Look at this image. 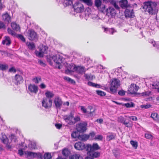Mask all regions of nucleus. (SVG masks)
<instances>
[{"instance_id": "1", "label": "nucleus", "mask_w": 159, "mask_h": 159, "mask_svg": "<svg viewBox=\"0 0 159 159\" xmlns=\"http://www.w3.org/2000/svg\"><path fill=\"white\" fill-rule=\"evenodd\" d=\"M143 5L142 7L144 11H148L149 14L155 15L158 12V10L156 8L157 5L156 2L148 1L144 2Z\"/></svg>"}, {"instance_id": "2", "label": "nucleus", "mask_w": 159, "mask_h": 159, "mask_svg": "<svg viewBox=\"0 0 159 159\" xmlns=\"http://www.w3.org/2000/svg\"><path fill=\"white\" fill-rule=\"evenodd\" d=\"M110 90L111 93L115 94L117 93V89L120 85V81L116 79H113L110 84Z\"/></svg>"}, {"instance_id": "3", "label": "nucleus", "mask_w": 159, "mask_h": 159, "mask_svg": "<svg viewBox=\"0 0 159 159\" xmlns=\"http://www.w3.org/2000/svg\"><path fill=\"white\" fill-rule=\"evenodd\" d=\"M73 1H72V2ZM73 8L74 9V11L76 13H81L84 10V8L83 5L81 3L79 2H77L74 4H72Z\"/></svg>"}, {"instance_id": "4", "label": "nucleus", "mask_w": 159, "mask_h": 159, "mask_svg": "<svg viewBox=\"0 0 159 159\" xmlns=\"http://www.w3.org/2000/svg\"><path fill=\"white\" fill-rule=\"evenodd\" d=\"M87 123L84 121L83 123H80L76 125V129L79 133H84L87 130Z\"/></svg>"}, {"instance_id": "5", "label": "nucleus", "mask_w": 159, "mask_h": 159, "mask_svg": "<svg viewBox=\"0 0 159 159\" xmlns=\"http://www.w3.org/2000/svg\"><path fill=\"white\" fill-rule=\"evenodd\" d=\"M125 9L124 13L126 18H133L135 17L134 12L132 7L130 6Z\"/></svg>"}, {"instance_id": "6", "label": "nucleus", "mask_w": 159, "mask_h": 159, "mask_svg": "<svg viewBox=\"0 0 159 159\" xmlns=\"http://www.w3.org/2000/svg\"><path fill=\"white\" fill-rule=\"evenodd\" d=\"M47 98H43L42 101V107L46 109L50 108L52 106V99Z\"/></svg>"}, {"instance_id": "7", "label": "nucleus", "mask_w": 159, "mask_h": 159, "mask_svg": "<svg viewBox=\"0 0 159 159\" xmlns=\"http://www.w3.org/2000/svg\"><path fill=\"white\" fill-rule=\"evenodd\" d=\"M87 156L86 157L85 159H94V158L98 157L100 156V153L98 152L95 151H86Z\"/></svg>"}, {"instance_id": "8", "label": "nucleus", "mask_w": 159, "mask_h": 159, "mask_svg": "<svg viewBox=\"0 0 159 159\" xmlns=\"http://www.w3.org/2000/svg\"><path fill=\"white\" fill-rule=\"evenodd\" d=\"M63 57L60 55L57 54L52 56L53 61L57 64L59 65L58 68L59 69L61 68V63L63 62Z\"/></svg>"}, {"instance_id": "9", "label": "nucleus", "mask_w": 159, "mask_h": 159, "mask_svg": "<svg viewBox=\"0 0 159 159\" xmlns=\"http://www.w3.org/2000/svg\"><path fill=\"white\" fill-rule=\"evenodd\" d=\"M1 139L3 143L6 144V147L7 149L11 150L13 147L11 144V142L9 141L8 138L5 135H3Z\"/></svg>"}, {"instance_id": "10", "label": "nucleus", "mask_w": 159, "mask_h": 159, "mask_svg": "<svg viewBox=\"0 0 159 159\" xmlns=\"http://www.w3.org/2000/svg\"><path fill=\"white\" fill-rule=\"evenodd\" d=\"M100 149V147L97 143H93L92 145L90 144H86V151H95Z\"/></svg>"}, {"instance_id": "11", "label": "nucleus", "mask_w": 159, "mask_h": 159, "mask_svg": "<svg viewBox=\"0 0 159 159\" xmlns=\"http://www.w3.org/2000/svg\"><path fill=\"white\" fill-rule=\"evenodd\" d=\"M28 38L30 40H34L37 39V35L36 32L33 30H28Z\"/></svg>"}, {"instance_id": "12", "label": "nucleus", "mask_w": 159, "mask_h": 159, "mask_svg": "<svg viewBox=\"0 0 159 159\" xmlns=\"http://www.w3.org/2000/svg\"><path fill=\"white\" fill-rule=\"evenodd\" d=\"M105 11L106 12V15L109 16H111V17H114L116 13V10L112 7H109L106 9Z\"/></svg>"}, {"instance_id": "13", "label": "nucleus", "mask_w": 159, "mask_h": 159, "mask_svg": "<svg viewBox=\"0 0 159 159\" xmlns=\"http://www.w3.org/2000/svg\"><path fill=\"white\" fill-rule=\"evenodd\" d=\"M75 149L78 150H82L85 149L86 151V145L81 142H78L75 143L74 145Z\"/></svg>"}, {"instance_id": "14", "label": "nucleus", "mask_w": 159, "mask_h": 159, "mask_svg": "<svg viewBox=\"0 0 159 159\" xmlns=\"http://www.w3.org/2000/svg\"><path fill=\"white\" fill-rule=\"evenodd\" d=\"M14 83L16 85H18L23 83L24 80L22 76L19 74H16L14 76Z\"/></svg>"}, {"instance_id": "15", "label": "nucleus", "mask_w": 159, "mask_h": 159, "mask_svg": "<svg viewBox=\"0 0 159 159\" xmlns=\"http://www.w3.org/2000/svg\"><path fill=\"white\" fill-rule=\"evenodd\" d=\"M54 103L57 110L60 109L62 104V102L61 99L58 97L56 98L54 100Z\"/></svg>"}, {"instance_id": "16", "label": "nucleus", "mask_w": 159, "mask_h": 159, "mask_svg": "<svg viewBox=\"0 0 159 159\" xmlns=\"http://www.w3.org/2000/svg\"><path fill=\"white\" fill-rule=\"evenodd\" d=\"M2 16V20L6 24H8L11 22V17L7 12L3 14Z\"/></svg>"}, {"instance_id": "17", "label": "nucleus", "mask_w": 159, "mask_h": 159, "mask_svg": "<svg viewBox=\"0 0 159 159\" xmlns=\"http://www.w3.org/2000/svg\"><path fill=\"white\" fill-rule=\"evenodd\" d=\"M38 87L34 84H30L28 86V89L31 93H36L38 91Z\"/></svg>"}, {"instance_id": "18", "label": "nucleus", "mask_w": 159, "mask_h": 159, "mask_svg": "<svg viewBox=\"0 0 159 159\" xmlns=\"http://www.w3.org/2000/svg\"><path fill=\"white\" fill-rule=\"evenodd\" d=\"M136 84H131L130 85V87L129 89L128 90V91L129 92V93L131 94H134V96L136 97L138 96V93L134 92V89L136 87Z\"/></svg>"}, {"instance_id": "19", "label": "nucleus", "mask_w": 159, "mask_h": 159, "mask_svg": "<svg viewBox=\"0 0 159 159\" xmlns=\"http://www.w3.org/2000/svg\"><path fill=\"white\" fill-rule=\"evenodd\" d=\"M73 64L72 63L71 64H68L67 63H66V67L67 69L66 70H65L66 73L67 74L70 73L72 72H74V67L73 68L72 70H71L73 67Z\"/></svg>"}, {"instance_id": "20", "label": "nucleus", "mask_w": 159, "mask_h": 159, "mask_svg": "<svg viewBox=\"0 0 159 159\" xmlns=\"http://www.w3.org/2000/svg\"><path fill=\"white\" fill-rule=\"evenodd\" d=\"M119 2H120V7L122 9L125 8H128L129 7L130 5L129 4H128V1L127 0H121Z\"/></svg>"}, {"instance_id": "21", "label": "nucleus", "mask_w": 159, "mask_h": 159, "mask_svg": "<svg viewBox=\"0 0 159 159\" xmlns=\"http://www.w3.org/2000/svg\"><path fill=\"white\" fill-rule=\"evenodd\" d=\"M74 72L76 71L78 73L82 74L84 71L83 67L79 66H76L75 65L74 66Z\"/></svg>"}, {"instance_id": "22", "label": "nucleus", "mask_w": 159, "mask_h": 159, "mask_svg": "<svg viewBox=\"0 0 159 159\" xmlns=\"http://www.w3.org/2000/svg\"><path fill=\"white\" fill-rule=\"evenodd\" d=\"M112 153L115 158L119 159L120 157V151L119 149L115 148L112 150Z\"/></svg>"}, {"instance_id": "23", "label": "nucleus", "mask_w": 159, "mask_h": 159, "mask_svg": "<svg viewBox=\"0 0 159 159\" xmlns=\"http://www.w3.org/2000/svg\"><path fill=\"white\" fill-rule=\"evenodd\" d=\"M4 38L5 39L2 41V44L3 45L6 44L7 46H9L11 43L10 38L8 36H5Z\"/></svg>"}, {"instance_id": "24", "label": "nucleus", "mask_w": 159, "mask_h": 159, "mask_svg": "<svg viewBox=\"0 0 159 159\" xmlns=\"http://www.w3.org/2000/svg\"><path fill=\"white\" fill-rule=\"evenodd\" d=\"M89 138V135H88V134H82L79 136V139L84 141H86Z\"/></svg>"}, {"instance_id": "25", "label": "nucleus", "mask_w": 159, "mask_h": 159, "mask_svg": "<svg viewBox=\"0 0 159 159\" xmlns=\"http://www.w3.org/2000/svg\"><path fill=\"white\" fill-rule=\"evenodd\" d=\"M70 151L67 148H64L62 150V153L63 156L66 157V158L68 157L70 154Z\"/></svg>"}, {"instance_id": "26", "label": "nucleus", "mask_w": 159, "mask_h": 159, "mask_svg": "<svg viewBox=\"0 0 159 159\" xmlns=\"http://www.w3.org/2000/svg\"><path fill=\"white\" fill-rule=\"evenodd\" d=\"M74 116L72 114V112H70L69 115H65L64 116V120L66 121V120H69L70 122L71 121H72V119H73Z\"/></svg>"}, {"instance_id": "27", "label": "nucleus", "mask_w": 159, "mask_h": 159, "mask_svg": "<svg viewBox=\"0 0 159 159\" xmlns=\"http://www.w3.org/2000/svg\"><path fill=\"white\" fill-rule=\"evenodd\" d=\"M11 26L12 28L16 31H18L20 29V27L19 25H17L15 22H12L11 23Z\"/></svg>"}, {"instance_id": "28", "label": "nucleus", "mask_w": 159, "mask_h": 159, "mask_svg": "<svg viewBox=\"0 0 159 159\" xmlns=\"http://www.w3.org/2000/svg\"><path fill=\"white\" fill-rule=\"evenodd\" d=\"M48 49V47L47 46L42 45V47L39 49V51H41L43 54H47Z\"/></svg>"}, {"instance_id": "29", "label": "nucleus", "mask_w": 159, "mask_h": 159, "mask_svg": "<svg viewBox=\"0 0 159 159\" xmlns=\"http://www.w3.org/2000/svg\"><path fill=\"white\" fill-rule=\"evenodd\" d=\"M26 154L27 157L30 159H33L34 158L35 152H28Z\"/></svg>"}, {"instance_id": "30", "label": "nucleus", "mask_w": 159, "mask_h": 159, "mask_svg": "<svg viewBox=\"0 0 159 159\" xmlns=\"http://www.w3.org/2000/svg\"><path fill=\"white\" fill-rule=\"evenodd\" d=\"M26 45L28 46V48L31 50H34L35 47L34 44L33 43H26Z\"/></svg>"}, {"instance_id": "31", "label": "nucleus", "mask_w": 159, "mask_h": 159, "mask_svg": "<svg viewBox=\"0 0 159 159\" xmlns=\"http://www.w3.org/2000/svg\"><path fill=\"white\" fill-rule=\"evenodd\" d=\"M74 120V121H71L70 122H69L68 123V124L70 125H74L76 122L80 120V116H77L75 118H73Z\"/></svg>"}, {"instance_id": "32", "label": "nucleus", "mask_w": 159, "mask_h": 159, "mask_svg": "<svg viewBox=\"0 0 159 159\" xmlns=\"http://www.w3.org/2000/svg\"><path fill=\"white\" fill-rule=\"evenodd\" d=\"M110 135H107V139H108V141L113 140L115 139L116 134L113 133H109Z\"/></svg>"}, {"instance_id": "33", "label": "nucleus", "mask_w": 159, "mask_h": 159, "mask_svg": "<svg viewBox=\"0 0 159 159\" xmlns=\"http://www.w3.org/2000/svg\"><path fill=\"white\" fill-rule=\"evenodd\" d=\"M69 159H83V158L80 154H75L70 157Z\"/></svg>"}, {"instance_id": "34", "label": "nucleus", "mask_w": 159, "mask_h": 159, "mask_svg": "<svg viewBox=\"0 0 159 159\" xmlns=\"http://www.w3.org/2000/svg\"><path fill=\"white\" fill-rule=\"evenodd\" d=\"M80 1L85 3L89 6H91L93 5V2L92 0H79Z\"/></svg>"}, {"instance_id": "35", "label": "nucleus", "mask_w": 159, "mask_h": 159, "mask_svg": "<svg viewBox=\"0 0 159 159\" xmlns=\"http://www.w3.org/2000/svg\"><path fill=\"white\" fill-rule=\"evenodd\" d=\"M151 93V92L150 91H146L144 92H143L142 93H138V97H147L150 95Z\"/></svg>"}, {"instance_id": "36", "label": "nucleus", "mask_w": 159, "mask_h": 159, "mask_svg": "<svg viewBox=\"0 0 159 159\" xmlns=\"http://www.w3.org/2000/svg\"><path fill=\"white\" fill-rule=\"evenodd\" d=\"M45 95L46 96V98H48V99H51V98H53L54 96V94L53 93L49 91H48L46 92Z\"/></svg>"}, {"instance_id": "37", "label": "nucleus", "mask_w": 159, "mask_h": 159, "mask_svg": "<svg viewBox=\"0 0 159 159\" xmlns=\"http://www.w3.org/2000/svg\"><path fill=\"white\" fill-rule=\"evenodd\" d=\"M118 2V1H117L116 0H115L114 1H112L111 2V4L113 5L114 7L117 10H118L119 11L120 10V7L118 6L117 4L116 3Z\"/></svg>"}, {"instance_id": "38", "label": "nucleus", "mask_w": 159, "mask_h": 159, "mask_svg": "<svg viewBox=\"0 0 159 159\" xmlns=\"http://www.w3.org/2000/svg\"><path fill=\"white\" fill-rule=\"evenodd\" d=\"M64 79L72 84L74 85L75 84V82L73 80L69 77L65 76L64 77Z\"/></svg>"}, {"instance_id": "39", "label": "nucleus", "mask_w": 159, "mask_h": 159, "mask_svg": "<svg viewBox=\"0 0 159 159\" xmlns=\"http://www.w3.org/2000/svg\"><path fill=\"white\" fill-rule=\"evenodd\" d=\"M135 104L132 102L130 103H123V106H125L127 108H130L131 107H134L135 106Z\"/></svg>"}, {"instance_id": "40", "label": "nucleus", "mask_w": 159, "mask_h": 159, "mask_svg": "<svg viewBox=\"0 0 159 159\" xmlns=\"http://www.w3.org/2000/svg\"><path fill=\"white\" fill-rule=\"evenodd\" d=\"M123 124L125 125L126 127L128 128L132 127L133 125L131 122H130L129 120L127 121L126 119V120L125 121Z\"/></svg>"}, {"instance_id": "41", "label": "nucleus", "mask_w": 159, "mask_h": 159, "mask_svg": "<svg viewBox=\"0 0 159 159\" xmlns=\"http://www.w3.org/2000/svg\"><path fill=\"white\" fill-rule=\"evenodd\" d=\"M8 68V66L7 64H0V70L5 71Z\"/></svg>"}, {"instance_id": "42", "label": "nucleus", "mask_w": 159, "mask_h": 159, "mask_svg": "<svg viewBox=\"0 0 159 159\" xmlns=\"http://www.w3.org/2000/svg\"><path fill=\"white\" fill-rule=\"evenodd\" d=\"M102 3V0H95L94 1L95 5L97 8H98V7H100Z\"/></svg>"}, {"instance_id": "43", "label": "nucleus", "mask_w": 159, "mask_h": 159, "mask_svg": "<svg viewBox=\"0 0 159 159\" xmlns=\"http://www.w3.org/2000/svg\"><path fill=\"white\" fill-rule=\"evenodd\" d=\"M34 53L36 56L39 57H43V53L41 51H40L39 52L36 50L35 51Z\"/></svg>"}, {"instance_id": "44", "label": "nucleus", "mask_w": 159, "mask_h": 159, "mask_svg": "<svg viewBox=\"0 0 159 159\" xmlns=\"http://www.w3.org/2000/svg\"><path fill=\"white\" fill-rule=\"evenodd\" d=\"M15 37L17 38L20 39L23 42H25V39L22 34H17Z\"/></svg>"}, {"instance_id": "45", "label": "nucleus", "mask_w": 159, "mask_h": 159, "mask_svg": "<svg viewBox=\"0 0 159 159\" xmlns=\"http://www.w3.org/2000/svg\"><path fill=\"white\" fill-rule=\"evenodd\" d=\"M9 138L11 141H13L14 142H16L17 141L16 136L13 134H11L9 136Z\"/></svg>"}, {"instance_id": "46", "label": "nucleus", "mask_w": 159, "mask_h": 159, "mask_svg": "<svg viewBox=\"0 0 159 159\" xmlns=\"http://www.w3.org/2000/svg\"><path fill=\"white\" fill-rule=\"evenodd\" d=\"M34 158L37 159H43V156L42 154L39 152H35Z\"/></svg>"}, {"instance_id": "47", "label": "nucleus", "mask_w": 159, "mask_h": 159, "mask_svg": "<svg viewBox=\"0 0 159 159\" xmlns=\"http://www.w3.org/2000/svg\"><path fill=\"white\" fill-rule=\"evenodd\" d=\"M28 147L30 149H35L36 147V144L35 143L30 142L28 145Z\"/></svg>"}, {"instance_id": "48", "label": "nucleus", "mask_w": 159, "mask_h": 159, "mask_svg": "<svg viewBox=\"0 0 159 159\" xmlns=\"http://www.w3.org/2000/svg\"><path fill=\"white\" fill-rule=\"evenodd\" d=\"M43 158L44 159H51L52 158L51 153L49 152H46L45 153Z\"/></svg>"}, {"instance_id": "49", "label": "nucleus", "mask_w": 159, "mask_h": 159, "mask_svg": "<svg viewBox=\"0 0 159 159\" xmlns=\"http://www.w3.org/2000/svg\"><path fill=\"white\" fill-rule=\"evenodd\" d=\"M130 143L135 149H137L138 146V143L137 142L133 140H131L130 142Z\"/></svg>"}, {"instance_id": "50", "label": "nucleus", "mask_w": 159, "mask_h": 159, "mask_svg": "<svg viewBox=\"0 0 159 159\" xmlns=\"http://www.w3.org/2000/svg\"><path fill=\"white\" fill-rule=\"evenodd\" d=\"M7 32L9 34H11L13 36H16L17 34H16L14 31L11 30L9 28H8L7 29Z\"/></svg>"}, {"instance_id": "51", "label": "nucleus", "mask_w": 159, "mask_h": 159, "mask_svg": "<svg viewBox=\"0 0 159 159\" xmlns=\"http://www.w3.org/2000/svg\"><path fill=\"white\" fill-rule=\"evenodd\" d=\"M97 94L101 96H104L106 95V93L105 92L99 90L96 91Z\"/></svg>"}, {"instance_id": "52", "label": "nucleus", "mask_w": 159, "mask_h": 159, "mask_svg": "<svg viewBox=\"0 0 159 159\" xmlns=\"http://www.w3.org/2000/svg\"><path fill=\"white\" fill-rule=\"evenodd\" d=\"M98 8L100 11L102 13L104 12V11H105L106 10L105 9V5H101L100 7ZM105 12H106V11H105Z\"/></svg>"}, {"instance_id": "53", "label": "nucleus", "mask_w": 159, "mask_h": 159, "mask_svg": "<svg viewBox=\"0 0 159 159\" xmlns=\"http://www.w3.org/2000/svg\"><path fill=\"white\" fill-rule=\"evenodd\" d=\"M74 0H65L64 1V3L66 6H71L72 4V1Z\"/></svg>"}, {"instance_id": "54", "label": "nucleus", "mask_w": 159, "mask_h": 159, "mask_svg": "<svg viewBox=\"0 0 159 159\" xmlns=\"http://www.w3.org/2000/svg\"><path fill=\"white\" fill-rule=\"evenodd\" d=\"M125 120H126V119L124 118V117L122 116H120L118 118V121L123 124Z\"/></svg>"}, {"instance_id": "55", "label": "nucleus", "mask_w": 159, "mask_h": 159, "mask_svg": "<svg viewBox=\"0 0 159 159\" xmlns=\"http://www.w3.org/2000/svg\"><path fill=\"white\" fill-rule=\"evenodd\" d=\"M46 59L47 62L49 63V64L50 65H52L53 64V63L52 62V57H48L47 56L46 57Z\"/></svg>"}, {"instance_id": "56", "label": "nucleus", "mask_w": 159, "mask_h": 159, "mask_svg": "<svg viewBox=\"0 0 159 159\" xmlns=\"http://www.w3.org/2000/svg\"><path fill=\"white\" fill-rule=\"evenodd\" d=\"M33 80L36 84H38L39 82V81H41L42 79L41 77H35L33 79Z\"/></svg>"}, {"instance_id": "57", "label": "nucleus", "mask_w": 159, "mask_h": 159, "mask_svg": "<svg viewBox=\"0 0 159 159\" xmlns=\"http://www.w3.org/2000/svg\"><path fill=\"white\" fill-rule=\"evenodd\" d=\"M152 106L150 104H147L146 105H142L140 106V107L141 108L148 109L150 108Z\"/></svg>"}, {"instance_id": "58", "label": "nucleus", "mask_w": 159, "mask_h": 159, "mask_svg": "<svg viewBox=\"0 0 159 159\" xmlns=\"http://www.w3.org/2000/svg\"><path fill=\"white\" fill-rule=\"evenodd\" d=\"M38 63L41 66L43 67H45L46 65V64L45 63L43 62V61L41 60H39Z\"/></svg>"}, {"instance_id": "59", "label": "nucleus", "mask_w": 159, "mask_h": 159, "mask_svg": "<svg viewBox=\"0 0 159 159\" xmlns=\"http://www.w3.org/2000/svg\"><path fill=\"white\" fill-rule=\"evenodd\" d=\"M118 94L121 96H124L125 94V92L123 90H120L118 92Z\"/></svg>"}, {"instance_id": "60", "label": "nucleus", "mask_w": 159, "mask_h": 159, "mask_svg": "<svg viewBox=\"0 0 159 159\" xmlns=\"http://www.w3.org/2000/svg\"><path fill=\"white\" fill-rule=\"evenodd\" d=\"M157 113H154L151 114V117L153 118V119L155 120L156 117L157 116Z\"/></svg>"}, {"instance_id": "61", "label": "nucleus", "mask_w": 159, "mask_h": 159, "mask_svg": "<svg viewBox=\"0 0 159 159\" xmlns=\"http://www.w3.org/2000/svg\"><path fill=\"white\" fill-rule=\"evenodd\" d=\"M8 71L10 72L15 73L16 72V70L14 67H12L9 69Z\"/></svg>"}, {"instance_id": "62", "label": "nucleus", "mask_w": 159, "mask_h": 159, "mask_svg": "<svg viewBox=\"0 0 159 159\" xmlns=\"http://www.w3.org/2000/svg\"><path fill=\"white\" fill-rule=\"evenodd\" d=\"M95 139L101 140L103 139V136L101 135H98L95 137Z\"/></svg>"}, {"instance_id": "63", "label": "nucleus", "mask_w": 159, "mask_h": 159, "mask_svg": "<svg viewBox=\"0 0 159 159\" xmlns=\"http://www.w3.org/2000/svg\"><path fill=\"white\" fill-rule=\"evenodd\" d=\"M5 28V25L3 22L1 21H0V29Z\"/></svg>"}, {"instance_id": "64", "label": "nucleus", "mask_w": 159, "mask_h": 159, "mask_svg": "<svg viewBox=\"0 0 159 159\" xmlns=\"http://www.w3.org/2000/svg\"><path fill=\"white\" fill-rule=\"evenodd\" d=\"M55 126L57 129H60L62 127V125L61 124L57 123L55 124Z\"/></svg>"}]
</instances>
